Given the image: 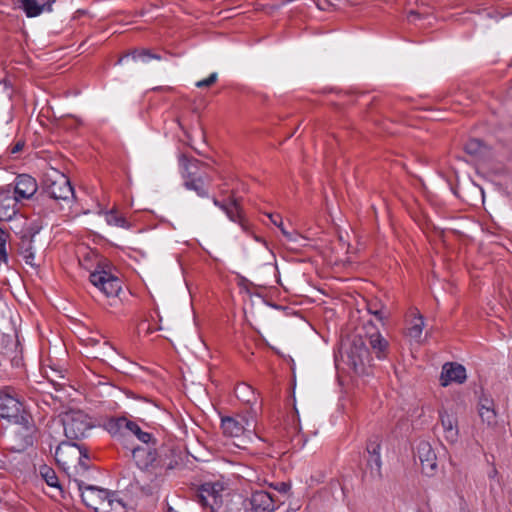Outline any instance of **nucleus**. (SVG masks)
<instances>
[{"mask_svg":"<svg viewBox=\"0 0 512 512\" xmlns=\"http://www.w3.org/2000/svg\"><path fill=\"white\" fill-rule=\"evenodd\" d=\"M277 489L282 493H286L290 489V484L281 482Z\"/></svg>","mask_w":512,"mask_h":512,"instance_id":"obj_40","label":"nucleus"},{"mask_svg":"<svg viewBox=\"0 0 512 512\" xmlns=\"http://www.w3.org/2000/svg\"><path fill=\"white\" fill-rule=\"evenodd\" d=\"M19 201L12 193V186L0 189V221H10L19 213Z\"/></svg>","mask_w":512,"mask_h":512,"instance_id":"obj_15","label":"nucleus"},{"mask_svg":"<svg viewBox=\"0 0 512 512\" xmlns=\"http://www.w3.org/2000/svg\"><path fill=\"white\" fill-rule=\"evenodd\" d=\"M20 7L29 18L39 16L43 11H46L43 5L38 0H20Z\"/></svg>","mask_w":512,"mask_h":512,"instance_id":"obj_25","label":"nucleus"},{"mask_svg":"<svg viewBox=\"0 0 512 512\" xmlns=\"http://www.w3.org/2000/svg\"><path fill=\"white\" fill-rule=\"evenodd\" d=\"M347 359L348 365L357 374L364 373L365 366L370 365L371 352L362 334L358 333L352 336L347 350Z\"/></svg>","mask_w":512,"mask_h":512,"instance_id":"obj_7","label":"nucleus"},{"mask_svg":"<svg viewBox=\"0 0 512 512\" xmlns=\"http://www.w3.org/2000/svg\"><path fill=\"white\" fill-rule=\"evenodd\" d=\"M466 369L463 365L458 363H445L441 372V385L448 386L451 382L462 384L466 380Z\"/></svg>","mask_w":512,"mask_h":512,"instance_id":"obj_17","label":"nucleus"},{"mask_svg":"<svg viewBox=\"0 0 512 512\" xmlns=\"http://www.w3.org/2000/svg\"><path fill=\"white\" fill-rule=\"evenodd\" d=\"M106 221L109 225H114L121 228L129 227L127 219L114 210H111L106 214Z\"/></svg>","mask_w":512,"mask_h":512,"instance_id":"obj_29","label":"nucleus"},{"mask_svg":"<svg viewBox=\"0 0 512 512\" xmlns=\"http://www.w3.org/2000/svg\"><path fill=\"white\" fill-rule=\"evenodd\" d=\"M464 151L475 161H484L490 157L491 148L483 140L471 138L464 143Z\"/></svg>","mask_w":512,"mask_h":512,"instance_id":"obj_20","label":"nucleus"},{"mask_svg":"<svg viewBox=\"0 0 512 512\" xmlns=\"http://www.w3.org/2000/svg\"><path fill=\"white\" fill-rule=\"evenodd\" d=\"M439 418L445 434V439L450 443H455L459 436L457 418L446 410L439 411Z\"/></svg>","mask_w":512,"mask_h":512,"instance_id":"obj_21","label":"nucleus"},{"mask_svg":"<svg viewBox=\"0 0 512 512\" xmlns=\"http://www.w3.org/2000/svg\"><path fill=\"white\" fill-rule=\"evenodd\" d=\"M89 280L106 297H116L122 289L121 280L111 273L110 264L106 261L97 264L95 270L90 273Z\"/></svg>","mask_w":512,"mask_h":512,"instance_id":"obj_6","label":"nucleus"},{"mask_svg":"<svg viewBox=\"0 0 512 512\" xmlns=\"http://www.w3.org/2000/svg\"><path fill=\"white\" fill-rule=\"evenodd\" d=\"M55 461L69 477V486L81 490L92 467L88 449L70 441L61 442L55 451Z\"/></svg>","mask_w":512,"mask_h":512,"instance_id":"obj_1","label":"nucleus"},{"mask_svg":"<svg viewBox=\"0 0 512 512\" xmlns=\"http://www.w3.org/2000/svg\"><path fill=\"white\" fill-rule=\"evenodd\" d=\"M10 345H16L11 336L0 331V353L8 350Z\"/></svg>","mask_w":512,"mask_h":512,"instance_id":"obj_34","label":"nucleus"},{"mask_svg":"<svg viewBox=\"0 0 512 512\" xmlns=\"http://www.w3.org/2000/svg\"><path fill=\"white\" fill-rule=\"evenodd\" d=\"M221 428L223 433L229 437H238L244 430L242 423L230 416L222 417Z\"/></svg>","mask_w":512,"mask_h":512,"instance_id":"obj_23","label":"nucleus"},{"mask_svg":"<svg viewBox=\"0 0 512 512\" xmlns=\"http://www.w3.org/2000/svg\"><path fill=\"white\" fill-rule=\"evenodd\" d=\"M223 211L230 221L238 223L245 232L248 231V223L243 217V210L237 198L231 196Z\"/></svg>","mask_w":512,"mask_h":512,"instance_id":"obj_22","label":"nucleus"},{"mask_svg":"<svg viewBox=\"0 0 512 512\" xmlns=\"http://www.w3.org/2000/svg\"><path fill=\"white\" fill-rule=\"evenodd\" d=\"M10 185L12 186L13 195L18 198L19 202L32 201L40 189L36 179L28 174L17 175Z\"/></svg>","mask_w":512,"mask_h":512,"instance_id":"obj_11","label":"nucleus"},{"mask_svg":"<svg viewBox=\"0 0 512 512\" xmlns=\"http://www.w3.org/2000/svg\"><path fill=\"white\" fill-rule=\"evenodd\" d=\"M212 201H213V204L217 207H219L221 210L224 209V207L226 206L227 203H224V202H221L219 201L217 198L213 197L212 198Z\"/></svg>","mask_w":512,"mask_h":512,"instance_id":"obj_41","label":"nucleus"},{"mask_svg":"<svg viewBox=\"0 0 512 512\" xmlns=\"http://www.w3.org/2000/svg\"><path fill=\"white\" fill-rule=\"evenodd\" d=\"M76 491L79 493L85 506L92 509L93 512H105L104 508H107L106 501L112 492L108 489L86 484L85 482L83 488Z\"/></svg>","mask_w":512,"mask_h":512,"instance_id":"obj_9","label":"nucleus"},{"mask_svg":"<svg viewBox=\"0 0 512 512\" xmlns=\"http://www.w3.org/2000/svg\"><path fill=\"white\" fill-rule=\"evenodd\" d=\"M369 324L375 331L372 333L366 332L365 335H363L364 339L366 340V344H369L370 352L374 353L377 359L383 360L388 355L389 343L371 323Z\"/></svg>","mask_w":512,"mask_h":512,"instance_id":"obj_16","label":"nucleus"},{"mask_svg":"<svg viewBox=\"0 0 512 512\" xmlns=\"http://www.w3.org/2000/svg\"><path fill=\"white\" fill-rule=\"evenodd\" d=\"M497 474L496 468H493L492 472L489 474V477H493Z\"/></svg>","mask_w":512,"mask_h":512,"instance_id":"obj_43","label":"nucleus"},{"mask_svg":"<svg viewBox=\"0 0 512 512\" xmlns=\"http://www.w3.org/2000/svg\"><path fill=\"white\" fill-rule=\"evenodd\" d=\"M249 389H250V387H249V386L242 385L241 387H237V388H236V392H237V393H242V390L244 391V390H249Z\"/></svg>","mask_w":512,"mask_h":512,"instance_id":"obj_42","label":"nucleus"},{"mask_svg":"<svg viewBox=\"0 0 512 512\" xmlns=\"http://www.w3.org/2000/svg\"><path fill=\"white\" fill-rule=\"evenodd\" d=\"M25 142L23 140L17 141L10 149V154L15 155L24 149Z\"/></svg>","mask_w":512,"mask_h":512,"instance_id":"obj_37","label":"nucleus"},{"mask_svg":"<svg viewBox=\"0 0 512 512\" xmlns=\"http://www.w3.org/2000/svg\"><path fill=\"white\" fill-rule=\"evenodd\" d=\"M127 427L128 435H134L142 444L154 443L156 437L152 433L143 430L137 422L131 420Z\"/></svg>","mask_w":512,"mask_h":512,"instance_id":"obj_24","label":"nucleus"},{"mask_svg":"<svg viewBox=\"0 0 512 512\" xmlns=\"http://www.w3.org/2000/svg\"><path fill=\"white\" fill-rule=\"evenodd\" d=\"M41 186L58 203L64 202L69 205L74 199V189L69 178L64 174L56 172L54 177L47 175Z\"/></svg>","mask_w":512,"mask_h":512,"instance_id":"obj_8","label":"nucleus"},{"mask_svg":"<svg viewBox=\"0 0 512 512\" xmlns=\"http://www.w3.org/2000/svg\"><path fill=\"white\" fill-rule=\"evenodd\" d=\"M154 443L133 446L131 457L136 466L142 471L173 470L179 465L180 457L174 449L165 446L158 447Z\"/></svg>","mask_w":512,"mask_h":512,"instance_id":"obj_3","label":"nucleus"},{"mask_svg":"<svg viewBox=\"0 0 512 512\" xmlns=\"http://www.w3.org/2000/svg\"><path fill=\"white\" fill-rule=\"evenodd\" d=\"M248 501L252 512H273L275 510V502L266 491H254Z\"/></svg>","mask_w":512,"mask_h":512,"instance_id":"obj_19","label":"nucleus"},{"mask_svg":"<svg viewBox=\"0 0 512 512\" xmlns=\"http://www.w3.org/2000/svg\"><path fill=\"white\" fill-rule=\"evenodd\" d=\"M64 434L68 440H80L93 428L90 417L81 410H69L61 415Z\"/></svg>","mask_w":512,"mask_h":512,"instance_id":"obj_5","label":"nucleus"},{"mask_svg":"<svg viewBox=\"0 0 512 512\" xmlns=\"http://www.w3.org/2000/svg\"><path fill=\"white\" fill-rule=\"evenodd\" d=\"M382 439L379 435H372L366 443L367 468L370 470V476L374 479L382 478V460L380 455Z\"/></svg>","mask_w":512,"mask_h":512,"instance_id":"obj_10","label":"nucleus"},{"mask_svg":"<svg viewBox=\"0 0 512 512\" xmlns=\"http://www.w3.org/2000/svg\"><path fill=\"white\" fill-rule=\"evenodd\" d=\"M217 79H218L217 73L213 72L209 75L208 78L196 82L195 85L197 88H207V87H210L213 84H215Z\"/></svg>","mask_w":512,"mask_h":512,"instance_id":"obj_33","label":"nucleus"},{"mask_svg":"<svg viewBox=\"0 0 512 512\" xmlns=\"http://www.w3.org/2000/svg\"><path fill=\"white\" fill-rule=\"evenodd\" d=\"M425 14L418 10H410L407 13V20L409 23H416L418 20H422Z\"/></svg>","mask_w":512,"mask_h":512,"instance_id":"obj_35","label":"nucleus"},{"mask_svg":"<svg viewBox=\"0 0 512 512\" xmlns=\"http://www.w3.org/2000/svg\"><path fill=\"white\" fill-rule=\"evenodd\" d=\"M179 164L184 179V187L195 191L199 197L208 198V186L212 181L207 172L208 164L193 157L189 158L185 154L180 155Z\"/></svg>","mask_w":512,"mask_h":512,"instance_id":"obj_4","label":"nucleus"},{"mask_svg":"<svg viewBox=\"0 0 512 512\" xmlns=\"http://www.w3.org/2000/svg\"><path fill=\"white\" fill-rule=\"evenodd\" d=\"M131 423V420L121 416V417H110L107 418L104 423V429L114 438L118 440H124L128 436V425Z\"/></svg>","mask_w":512,"mask_h":512,"instance_id":"obj_18","label":"nucleus"},{"mask_svg":"<svg viewBox=\"0 0 512 512\" xmlns=\"http://www.w3.org/2000/svg\"><path fill=\"white\" fill-rule=\"evenodd\" d=\"M271 222L280 228L282 234L287 238L289 241H296L297 237L299 236L297 232L292 231L289 232L284 228L282 217L279 214H269L268 215Z\"/></svg>","mask_w":512,"mask_h":512,"instance_id":"obj_27","label":"nucleus"},{"mask_svg":"<svg viewBox=\"0 0 512 512\" xmlns=\"http://www.w3.org/2000/svg\"><path fill=\"white\" fill-rule=\"evenodd\" d=\"M423 327H424V319H423L422 315H418L414 319L413 324L408 328L407 335L410 338L419 340L422 335Z\"/></svg>","mask_w":512,"mask_h":512,"instance_id":"obj_28","label":"nucleus"},{"mask_svg":"<svg viewBox=\"0 0 512 512\" xmlns=\"http://www.w3.org/2000/svg\"><path fill=\"white\" fill-rule=\"evenodd\" d=\"M221 488L217 483H204L197 488L193 499L202 507H209L212 510L222 502Z\"/></svg>","mask_w":512,"mask_h":512,"instance_id":"obj_12","label":"nucleus"},{"mask_svg":"<svg viewBox=\"0 0 512 512\" xmlns=\"http://www.w3.org/2000/svg\"><path fill=\"white\" fill-rule=\"evenodd\" d=\"M0 417L8 422L19 425L25 435L22 448L33 444V433L36 426L31 413L27 410L23 397L12 388L0 391Z\"/></svg>","mask_w":512,"mask_h":512,"instance_id":"obj_2","label":"nucleus"},{"mask_svg":"<svg viewBox=\"0 0 512 512\" xmlns=\"http://www.w3.org/2000/svg\"><path fill=\"white\" fill-rule=\"evenodd\" d=\"M41 5L44 6L46 11H52V5L56 0H38Z\"/></svg>","mask_w":512,"mask_h":512,"instance_id":"obj_38","label":"nucleus"},{"mask_svg":"<svg viewBox=\"0 0 512 512\" xmlns=\"http://www.w3.org/2000/svg\"><path fill=\"white\" fill-rule=\"evenodd\" d=\"M39 473H40L42 479L47 483V485H49L50 487L58 488L60 490L62 489L59 479H58L55 471L51 467H49L45 464L41 465L39 467Z\"/></svg>","mask_w":512,"mask_h":512,"instance_id":"obj_26","label":"nucleus"},{"mask_svg":"<svg viewBox=\"0 0 512 512\" xmlns=\"http://www.w3.org/2000/svg\"><path fill=\"white\" fill-rule=\"evenodd\" d=\"M132 57L133 59H141L143 61H147L148 59H162L161 55L152 53L149 49L135 50L132 52Z\"/></svg>","mask_w":512,"mask_h":512,"instance_id":"obj_30","label":"nucleus"},{"mask_svg":"<svg viewBox=\"0 0 512 512\" xmlns=\"http://www.w3.org/2000/svg\"><path fill=\"white\" fill-rule=\"evenodd\" d=\"M32 208L35 214L43 217L62 210V203L54 200L52 196L46 193L45 189L40 185V189L32 199Z\"/></svg>","mask_w":512,"mask_h":512,"instance_id":"obj_13","label":"nucleus"},{"mask_svg":"<svg viewBox=\"0 0 512 512\" xmlns=\"http://www.w3.org/2000/svg\"><path fill=\"white\" fill-rule=\"evenodd\" d=\"M9 234L0 228V262L7 264L8 253L6 250V242Z\"/></svg>","mask_w":512,"mask_h":512,"instance_id":"obj_31","label":"nucleus"},{"mask_svg":"<svg viewBox=\"0 0 512 512\" xmlns=\"http://www.w3.org/2000/svg\"><path fill=\"white\" fill-rule=\"evenodd\" d=\"M490 407H494V402L492 399H488L483 397L479 401V413L485 409H490Z\"/></svg>","mask_w":512,"mask_h":512,"instance_id":"obj_36","label":"nucleus"},{"mask_svg":"<svg viewBox=\"0 0 512 512\" xmlns=\"http://www.w3.org/2000/svg\"><path fill=\"white\" fill-rule=\"evenodd\" d=\"M369 312L377 317L378 320L382 321L384 320L385 316L383 315L382 310H372L369 308Z\"/></svg>","mask_w":512,"mask_h":512,"instance_id":"obj_39","label":"nucleus"},{"mask_svg":"<svg viewBox=\"0 0 512 512\" xmlns=\"http://www.w3.org/2000/svg\"><path fill=\"white\" fill-rule=\"evenodd\" d=\"M416 457L419 459L422 472L426 476H433L437 471V456L432 445L425 440L416 446Z\"/></svg>","mask_w":512,"mask_h":512,"instance_id":"obj_14","label":"nucleus"},{"mask_svg":"<svg viewBox=\"0 0 512 512\" xmlns=\"http://www.w3.org/2000/svg\"><path fill=\"white\" fill-rule=\"evenodd\" d=\"M480 417L483 422H486L488 426H494L497 423V414L495 412L494 407H490V409H485L480 412Z\"/></svg>","mask_w":512,"mask_h":512,"instance_id":"obj_32","label":"nucleus"}]
</instances>
